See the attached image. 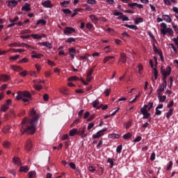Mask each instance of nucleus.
I'll use <instances>...</instances> for the list:
<instances>
[{
	"instance_id": "obj_2",
	"label": "nucleus",
	"mask_w": 178,
	"mask_h": 178,
	"mask_svg": "<svg viewBox=\"0 0 178 178\" xmlns=\"http://www.w3.org/2000/svg\"><path fill=\"white\" fill-rule=\"evenodd\" d=\"M113 15L114 16H119L117 19H122V22H129V17H126L122 12L115 10Z\"/></svg>"
},
{
	"instance_id": "obj_4",
	"label": "nucleus",
	"mask_w": 178,
	"mask_h": 178,
	"mask_svg": "<svg viewBox=\"0 0 178 178\" xmlns=\"http://www.w3.org/2000/svg\"><path fill=\"white\" fill-rule=\"evenodd\" d=\"M106 130H108V128H104V129L99 131L97 133L92 135V138L97 139V138H99V137H102V136H104V133H105V131H106Z\"/></svg>"
},
{
	"instance_id": "obj_3",
	"label": "nucleus",
	"mask_w": 178,
	"mask_h": 178,
	"mask_svg": "<svg viewBox=\"0 0 178 178\" xmlns=\"http://www.w3.org/2000/svg\"><path fill=\"white\" fill-rule=\"evenodd\" d=\"M63 33L65 35H70V34H73V33H76V29L73 27L67 26L64 29Z\"/></svg>"
},
{
	"instance_id": "obj_11",
	"label": "nucleus",
	"mask_w": 178,
	"mask_h": 178,
	"mask_svg": "<svg viewBox=\"0 0 178 178\" xmlns=\"http://www.w3.org/2000/svg\"><path fill=\"white\" fill-rule=\"evenodd\" d=\"M13 163H15V165H16L17 166H20V165H22V161H20V159L19 157H16L15 156L13 159Z\"/></svg>"
},
{
	"instance_id": "obj_1",
	"label": "nucleus",
	"mask_w": 178,
	"mask_h": 178,
	"mask_svg": "<svg viewBox=\"0 0 178 178\" xmlns=\"http://www.w3.org/2000/svg\"><path fill=\"white\" fill-rule=\"evenodd\" d=\"M31 120H28L25 118L22 122V128L20 131L22 134L26 133L27 134H34L35 133V127H37V123H38V119H40V115L37 113V111L34 108H32L29 113Z\"/></svg>"
},
{
	"instance_id": "obj_7",
	"label": "nucleus",
	"mask_w": 178,
	"mask_h": 178,
	"mask_svg": "<svg viewBox=\"0 0 178 178\" xmlns=\"http://www.w3.org/2000/svg\"><path fill=\"white\" fill-rule=\"evenodd\" d=\"M168 86V83H163L160 88L157 90V94L158 95H161L163 91L165 90V89Z\"/></svg>"
},
{
	"instance_id": "obj_53",
	"label": "nucleus",
	"mask_w": 178,
	"mask_h": 178,
	"mask_svg": "<svg viewBox=\"0 0 178 178\" xmlns=\"http://www.w3.org/2000/svg\"><path fill=\"white\" fill-rule=\"evenodd\" d=\"M128 6L132 9H134L136 6H137V3H130L128 4Z\"/></svg>"
},
{
	"instance_id": "obj_21",
	"label": "nucleus",
	"mask_w": 178,
	"mask_h": 178,
	"mask_svg": "<svg viewBox=\"0 0 178 178\" xmlns=\"http://www.w3.org/2000/svg\"><path fill=\"white\" fill-rule=\"evenodd\" d=\"M147 108H148V106L147 104H145L144 106L141 108L140 113H142V115L148 113V110H147Z\"/></svg>"
},
{
	"instance_id": "obj_31",
	"label": "nucleus",
	"mask_w": 178,
	"mask_h": 178,
	"mask_svg": "<svg viewBox=\"0 0 178 178\" xmlns=\"http://www.w3.org/2000/svg\"><path fill=\"white\" fill-rule=\"evenodd\" d=\"M3 148H9L10 147V142L6 140L3 143Z\"/></svg>"
},
{
	"instance_id": "obj_50",
	"label": "nucleus",
	"mask_w": 178,
	"mask_h": 178,
	"mask_svg": "<svg viewBox=\"0 0 178 178\" xmlns=\"http://www.w3.org/2000/svg\"><path fill=\"white\" fill-rule=\"evenodd\" d=\"M16 98L18 101H20V99H23V95H22V92H18V95Z\"/></svg>"
},
{
	"instance_id": "obj_23",
	"label": "nucleus",
	"mask_w": 178,
	"mask_h": 178,
	"mask_svg": "<svg viewBox=\"0 0 178 178\" xmlns=\"http://www.w3.org/2000/svg\"><path fill=\"white\" fill-rule=\"evenodd\" d=\"M107 162L108 163H110V165H111L110 168L112 169V168H113V166L115 165V159H111V158H108L107 159Z\"/></svg>"
},
{
	"instance_id": "obj_41",
	"label": "nucleus",
	"mask_w": 178,
	"mask_h": 178,
	"mask_svg": "<svg viewBox=\"0 0 178 178\" xmlns=\"http://www.w3.org/2000/svg\"><path fill=\"white\" fill-rule=\"evenodd\" d=\"M153 74H154V80L158 79V70L156 68H153Z\"/></svg>"
},
{
	"instance_id": "obj_49",
	"label": "nucleus",
	"mask_w": 178,
	"mask_h": 178,
	"mask_svg": "<svg viewBox=\"0 0 178 178\" xmlns=\"http://www.w3.org/2000/svg\"><path fill=\"white\" fill-rule=\"evenodd\" d=\"M9 130H10V127H6L3 129V133L4 134H8V133L9 132Z\"/></svg>"
},
{
	"instance_id": "obj_36",
	"label": "nucleus",
	"mask_w": 178,
	"mask_h": 178,
	"mask_svg": "<svg viewBox=\"0 0 178 178\" xmlns=\"http://www.w3.org/2000/svg\"><path fill=\"white\" fill-rule=\"evenodd\" d=\"M131 136L132 135L131 133H127V134L123 135L122 137H123L124 140H129V138H131Z\"/></svg>"
},
{
	"instance_id": "obj_63",
	"label": "nucleus",
	"mask_w": 178,
	"mask_h": 178,
	"mask_svg": "<svg viewBox=\"0 0 178 178\" xmlns=\"http://www.w3.org/2000/svg\"><path fill=\"white\" fill-rule=\"evenodd\" d=\"M155 152H152L150 156V161H155Z\"/></svg>"
},
{
	"instance_id": "obj_42",
	"label": "nucleus",
	"mask_w": 178,
	"mask_h": 178,
	"mask_svg": "<svg viewBox=\"0 0 178 178\" xmlns=\"http://www.w3.org/2000/svg\"><path fill=\"white\" fill-rule=\"evenodd\" d=\"M123 149V146L122 145H120L117 147V149H116V152L118 154H120V152H122V149Z\"/></svg>"
},
{
	"instance_id": "obj_51",
	"label": "nucleus",
	"mask_w": 178,
	"mask_h": 178,
	"mask_svg": "<svg viewBox=\"0 0 178 178\" xmlns=\"http://www.w3.org/2000/svg\"><path fill=\"white\" fill-rule=\"evenodd\" d=\"M61 94H63V95H69V93L67 92V89L63 88L60 90Z\"/></svg>"
},
{
	"instance_id": "obj_55",
	"label": "nucleus",
	"mask_w": 178,
	"mask_h": 178,
	"mask_svg": "<svg viewBox=\"0 0 178 178\" xmlns=\"http://www.w3.org/2000/svg\"><path fill=\"white\" fill-rule=\"evenodd\" d=\"M92 27H94V25H92V24H91V23L86 24V29L88 30H91V29H92Z\"/></svg>"
},
{
	"instance_id": "obj_32",
	"label": "nucleus",
	"mask_w": 178,
	"mask_h": 178,
	"mask_svg": "<svg viewBox=\"0 0 178 178\" xmlns=\"http://www.w3.org/2000/svg\"><path fill=\"white\" fill-rule=\"evenodd\" d=\"M70 3V1H65L63 2L60 3L61 6H63V8H67V5H69Z\"/></svg>"
},
{
	"instance_id": "obj_47",
	"label": "nucleus",
	"mask_w": 178,
	"mask_h": 178,
	"mask_svg": "<svg viewBox=\"0 0 178 178\" xmlns=\"http://www.w3.org/2000/svg\"><path fill=\"white\" fill-rule=\"evenodd\" d=\"M172 166H173V161H169L168 165L167 166V170H170V169H172Z\"/></svg>"
},
{
	"instance_id": "obj_12",
	"label": "nucleus",
	"mask_w": 178,
	"mask_h": 178,
	"mask_svg": "<svg viewBox=\"0 0 178 178\" xmlns=\"http://www.w3.org/2000/svg\"><path fill=\"white\" fill-rule=\"evenodd\" d=\"M42 6L44 8H52V3H51V1L47 0L42 3Z\"/></svg>"
},
{
	"instance_id": "obj_30",
	"label": "nucleus",
	"mask_w": 178,
	"mask_h": 178,
	"mask_svg": "<svg viewBox=\"0 0 178 178\" xmlns=\"http://www.w3.org/2000/svg\"><path fill=\"white\" fill-rule=\"evenodd\" d=\"M110 59H115V56H108L104 57V63H106V62H108V60H110Z\"/></svg>"
},
{
	"instance_id": "obj_24",
	"label": "nucleus",
	"mask_w": 178,
	"mask_h": 178,
	"mask_svg": "<svg viewBox=\"0 0 178 178\" xmlns=\"http://www.w3.org/2000/svg\"><path fill=\"white\" fill-rule=\"evenodd\" d=\"M125 27H127L128 29H131V30H138V27L136 25H129V24H124Z\"/></svg>"
},
{
	"instance_id": "obj_34",
	"label": "nucleus",
	"mask_w": 178,
	"mask_h": 178,
	"mask_svg": "<svg viewBox=\"0 0 178 178\" xmlns=\"http://www.w3.org/2000/svg\"><path fill=\"white\" fill-rule=\"evenodd\" d=\"M94 69H95V66L93 67L92 68H90L86 76H90L94 72Z\"/></svg>"
},
{
	"instance_id": "obj_38",
	"label": "nucleus",
	"mask_w": 178,
	"mask_h": 178,
	"mask_svg": "<svg viewBox=\"0 0 178 178\" xmlns=\"http://www.w3.org/2000/svg\"><path fill=\"white\" fill-rule=\"evenodd\" d=\"M90 19L92 21H93L94 23H97L98 22V19L97 18V16L95 15H92L90 16Z\"/></svg>"
},
{
	"instance_id": "obj_13",
	"label": "nucleus",
	"mask_w": 178,
	"mask_h": 178,
	"mask_svg": "<svg viewBox=\"0 0 178 178\" xmlns=\"http://www.w3.org/2000/svg\"><path fill=\"white\" fill-rule=\"evenodd\" d=\"M162 19L164 20V22H166L167 23L172 22V18H170V16H169L168 15H163Z\"/></svg>"
},
{
	"instance_id": "obj_22",
	"label": "nucleus",
	"mask_w": 178,
	"mask_h": 178,
	"mask_svg": "<svg viewBox=\"0 0 178 178\" xmlns=\"http://www.w3.org/2000/svg\"><path fill=\"white\" fill-rule=\"evenodd\" d=\"M17 5V1L16 0H11L8 1V6H13V8H15V6H16Z\"/></svg>"
},
{
	"instance_id": "obj_28",
	"label": "nucleus",
	"mask_w": 178,
	"mask_h": 178,
	"mask_svg": "<svg viewBox=\"0 0 178 178\" xmlns=\"http://www.w3.org/2000/svg\"><path fill=\"white\" fill-rule=\"evenodd\" d=\"M31 37H32L33 40H41V38H42V36L38 34H31Z\"/></svg>"
},
{
	"instance_id": "obj_64",
	"label": "nucleus",
	"mask_w": 178,
	"mask_h": 178,
	"mask_svg": "<svg viewBox=\"0 0 178 178\" xmlns=\"http://www.w3.org/2000/svg\"><path fill=\"white\" fill-rule=\"evenodd\" d=\"M172 28L174 29V31H175L176 34H178V26L173 24Z\"/></svg>"
},
{
	"instance_id": "obj_17",
	"label": "nucleus",
	"mask_w": 178,
	"mask_h": 178,
	"mask_svg": "<svg viewBox=\"0 0 178 178\" xmlns=\"http://www.w3.org/2000/svg\"><path fill=\"white\" fill-rule=\"evenodd\" d=\"M42 47H46L49 48V49H52V44L49 43V42H43L41 43Z\"/></svg>"
},
{
	"instance_id": "obj_52",
	"label": "nucleus",
	"mask_w": 178,
	"mask_h": 178,
	"mask_svg": "<svg viewBox=\"0 0 178 178\" xmlns=\"http://www.w3.org/2000/svg\"><path fill=\"white\" fill-rule=\"evenodd\" d=\"M69 166L71 168V169H73L74 170H76V164L73 162L69 163Z\"/></svg>"
},
{
	"instance_id": "obj_46",
	"label": "nucleus",
	"mask_w": 178,
	"mask_h": 178,
	"mask_svg": "<svg viewBox=\"0 0 178 178\" xmlns=\"http://www.w3.org/2000/svg\"><path fill=\"white\" fill-rule=\"evenodd\" d=\"M153 50H154V52L155 54H159L161 53V51H159V50L158 49V48L156 47V46L155 45V43L153 44Z\"/></svg>"
},
{
	"instance_id": "obj_10",
	"label": "nucleus",
	"mask_w": 178,
	"mask_h": 178,
	"mask_svg": "<svg viewBox=\"0 0 178 178\" xmlns=\"http://www.w3.org/2000/svg\"><path fill=\"white\" fill-rule=\"evenodd\" d=\"M22 95L24 98H28L29 99H31L32 95H31V93H30V92H29V91L22 92Z\"/></svg>"
},
{
	"instance_id": "obj_8",
	"label": "nucleus",
	"mask_w": 178,
	"mask_h": 178,
	"mask_svg": "<svg viewBox=\"0 0 178 178\" xmlns=\"http://www.w3.org/2000/svg\"><path fill=\"white\" fill-rule=\"evenodd\" d=\"M120 59L119 62H122V63H126L127 62V56H126V54L124 53H121L120 54Z\"/></svg>"
},
{
	"instance_id": "obj_33",
	"label": "nucleus",
	"mask_w": 178,
	"mask_h": 178,
	"mask_svg": "<svg viewBox=\"0 0 178 178\" xmlns=\"http://www.w3.org/2000/svg\"><path fill=\"white\" fill-rule=\"evenodd\" d=\"M108 137H109V138H119V137H120V136L117 134H111L108 135Z\"/></svg>"
},
{
	"instance_id": "obj_45",
	"label": "nucleus",
	"mask_w": 178,
	"mask_h": 178,
	"mask_svg": "<svg viewBox=\"0 0 178 178\" xmlns=\"http://www.w3.org/2000/svg\"><path fill=\"white\" fill-rule=\"evenodd\" d=\"M29 62V58H24L18 61V63H27Z\"/></svg>"
},
{
	"instance_id": "obj_9",
	"label": "nucleus",
	"mask_w": 178,
	"mask_h": 178,
	"mask_svg": "<svg viewBox=\"0 0 178 178\" xmlns=\"http://www.w3.org/2000/svg\"><path fill=\"white\" fill-rule=\"evenodd\" d=\"M10 80V76L6 74H1L0 75V81H8Z\"/></svg>"
},
{
	"instance_id": "obj_20",
	"label": "nucleus",
	"mask_w": 178,
	"mask_h": 178,
	"mask_svg": "<svg viewBox=\"0 0 178 178\" xmlns=\"http://www.w3.org/2000/svg\"><path fill=\"white\" fill-rule=\"evenodd\" d=\"M76 134H77V129H76V128L70 130L69 132V136L70 137H74V136H76Z\"/></svg>"
},
{
	"instance_id": "obj_54",
	"label": "nucleus",
	"mask_w": 178,
	"mask_h": 178,
	"mask_svg": "<svg viewBox=\"0 0 178 178\" xmlns=\"http://www.w3.org/2000/svg\"><path fill=\"white\" fill-rule=\"evenodd\" d=\"M161 30H165L166 29H168V25L166 24H165V22H163L161 24Z\"/></svg>"
},
{
	"instance_id": "obj_29",
	"label": "nucleus",
	"mask_w": 178,
	"mask_h": 178,
	"mask_svg": "<svg viewBox=\"0 0 178 178\" xmlns=\"http://www.w3.org/2000/svg\"><path fill=\"white\" fill-rule=\"evenodd\" d=\"M65 42H68V44H72V42H76V38H68L66 39Z\"/></svg>"
},
{
	"instance_id": "obj_56",
	"label": "nucleus",
	"mask_w": 178,
	"mask_h": 178,
	"mask_svg": "<svg viewBox=\"0 0 178 178\" xmlns=\"http://www.w3.org/2000/svg\"><path fill=\"white\" fill-rule=\"evenodd\" d=\"M19 20V17L17 16L15 17L13 19H9L10 23H15V22H17Z\"/></svg>"
},
{
	"instance_id": "obj_59",
	"label": "nucleus",
	"mask_w": 178,
	"mask_h": 178,
	"mask_svg": "<svg viewBox=\"0 0 178 178\" xmlns=\"http://www.w3.org/2000/svg\"><path fill=\"white\" fill-rule=\"evenodd\" d=\"M111 93V89L107 88L104 90V94L106 95V97H108L109 94Z\"/></svg>"
},
{
	"instance_id": "obj_44",
	"label": "nucleus",
	"mask_w": 178,
	"mask_h": 178,
	"mask_svg": "<svg viewBox=\"0 0 178 178\" xmlns=\"http://www.w3.org/2000/svg\"><path fill=\"white\" fill-rule=\"evenodd\" d=\"M63 12L65 15H70L72 13V10H70L69 8L63 9Z\"/></svg>"
},
{
	"instance_id": "obj_62",
	"label": "nucleus",
	"mask_w": 178,
	"mask_h": 178,
	"mask_svg": "<svg viewBox=\"0 0 178 178\" xmlns=\"http://www.w3.org/2000/svg\"><path fill=\"white\" fill-rule=\"evenodd\" d=\"M19 74H20L21 76H22L23 77H26V76L27 74H29V72L25 70V71H23V72H20Z\"/></svg>"
},
{
	"instance_id": "obj_48",
	"label": "nucleus",
	"mask_w": 178,
	"mask_h": 178,
	"mask_svg": "<svg viewBox=\"0 0 178 178\" xmlns=\"http://www.w3.org/2000/svg\"><path fill=\"white\" fill-rule=\"evenodd\" d=\"M79 80V77L77 76H71L68 79V81H76Z\"/></svg>"
},
{
	"instance_id": "obj_16",
	"label": "nucleus",
	"mask_w": 178,
	"mask_h": 178,
	"mask_svg": "<svg viewBox=\"0 0 178 178\" xmlns=\"http://www.w3.org/2000/svg\"><path fill=\"white\" fill-rule=\"evenodd\" d=\"M70 56H71L72 59H74V54H76V49L71 48L69 49Z\"/></svg>"
},
{
	"instance_id": "obj_25",
	"label": "nucleus",
	"mask_w": 178,
	"mask_h": 178,
	"mask_svg": "<svg viewBox=\"0 0 178 178\" xmlns=\"http://www.w3.org/2000/svg\"><path fill=\"white\" fill-rule=\"evenodd\" d=\"M143 22H144V19H143V17H138L134 20L135 24H140V23H143Z\"/></svg>"
},
{
	"instance_id": "obj_5",
	"label": "nucleus",
	"mask_w": 178,
	"mask_h": 178,
	"mask_svg": "<svg viewBox=\"0 0 178 178\" xmlns=\"http://www.w3.org/2000/svg\"><path fill=\"white\" fill-rule=\"evenodd\" d=\"M86 133V127H81L77 129L78 136H81V138H86L87 137V134Z\"/></svg>"
},
{
	"instance_id": "obj_18",
	"label": "nucleus",
	"mask_w": 178,
	"mask_h": 178,
	"mask_svg": "<svg viewBox=\"0 0 178 178\" xmlns=\"http://www.w3.org/2000/svg\"><path fill=\"white\" fill-rule=\"evenodd\" d=\"M29 170H30V168L27 165L21 166L19 168V172H24V173H27V172H29Z\"/></svg>"
},
{
	"instance_id": "obj_57",
	"label": "nucleus",
	"mask_w": 178,
	"mask_h": 178,
	"mask_svg": "<svg viewBox=\"0 0 178 178\" xmlns=\"http://www.w3.org/2000/svg\"><path fill=\"white\" fill-rule=\"evenodd\" d=\"M94 126H95V124H94V122L92 123H89L88 125V130H91V129H92V127H94Z\"/></svg>"
},
{
	"instance_id": "obj_35",
	"label": "nucleus",
	"mask_w": 178,
	"mask_h": 178,
	"mask_svg": "<svg viewBox=\"0 0 178 178\" xmlns=\"http://www.w3.org/2000/svg\"><path fill=\"white\" fill-rule=\"evenodd\" d=\"M147 34H148L149 37H150V38H152V40H153V41H154V42H156V40L155 39V36H154V34H152L150 31H147Z\"/></svg>"
},
{
	"instance_id": "obj_40",
	"label": "nucleus",
	"mask_w": 178,
	"mask_h": 178,
	"mask_svg": "<svg viewBox=\"0 0 178 178\" xmlns=\"http://www.w3.org/2000/svg\"><path fill=\"white\" fill-rule=\"evenodd\" d=\"M138 74H141V73H143V70L144 69V67L143 66V65L139 64L138 65Z\"/></svg>"
},
{
	"instance_id": "obj_14",
	"label": "nucleus",
	"mask_w": 178,
	"mask_h": 178,
	"mask_svg": "<svg viewBox=\"0 0 178 178\" xmlns=\"http://www.w3.org/2000/svg\"><path fill=\"white\" fill-rule=\"evenodd\" d=\"M22 10H24V12H30L31 8H30V4L29 3H26L24 6L22 7Z\"/></svg>"
},
{
	"instance_id": "obj_27",
	"label": "nucleus",
	"mask_w": 178,
	"mask_h": 178,
	"mask_svg": "<svg viewBox=\"0 0 178 178\" xmlns=\"http://www.w3.org/2000/svg\"><path fill=\"white\" fill-rule=\"evenodd\" d=\"M40 24H42V26H45V24H47V21H45V19H39L36 22V26H38Z\"/></svg>"
},
{
	"instance_id": "obj_37",
	"label": "nucleus",
	"mask_w": 178,
	"mask_h": 178,
	"mask_svg": "<svg viewBox=\"0 0 178 178\" xmlns=\"http://www.w3.org/2000/svg\"><path fill=\"white\" fill-rule=\"evenodd\" d=\"M172 115H173V109L170 108V110L168 111V112L167 113V115H166L167 119H169V118H170V116H172Z\"/></svg>"
},
{
	"instance_id": "obj_58",
	"label": "nucleus",
	"mask_w": 178,
	"mask_h": 178,
	"mask_svg": "<svg viewBox=\"0 0 178 178\" xmlns=\"http://www.w3.org/2000/svg\"><path fill=\"white\" fill-rule=\"evenodd\" d=\"M143 115V119H148L149 118V116H151V113H146Z\"/></svg>"
},
{
	"instance_id": "obj_26",
	"label": "nucleus",
	"mask_w": 178,
	"mask_h": 178,
	"mask_svg": "<svg viewBox=\"0 0 178 178\" xmlns=\"http://www.w3.org/2000/svg\"><path fill=\"white\" fill-rule=\"evenodd\" d=\"M158 99H159V102H163L164 101L166 100V95L162 96V95H161V94L158 95Z\"/></svg>"
},
{
	"instance_id": "obj_19",
	"label": "nucleus",
	"mask_w": 178,
	"mask_h": 178,
	"mask_svg": "<svg viewBox=\"0 0 178 178\" xmlns=\"http://www.w3.org/2000/svg\"><path fill=\"white\" fill-rule=\"evenodd\" d=\"M11 69L15 72H22V70H23L22 67L16 65H11Z\"/></svg>"
},
{
	"instance_id": "obj_39",
	"label": "nucleus",
	"mask_w": 178,
	"mask_h": 178,
	"mask_svg": "<svg viewBox=\"0 0 178 178\" xmlns=\"http://www.w3.org/2000/svg\"><path fill=\"white\" fill-rule=\"evenodd\" d=\"M8 109H9V106L8 105L4 104L1 107L2 112H6L8 111Z\"/></svg>"
},
{
	"instance_id": "obj_61",
	"label": "nucleus",
	"mask_w": 178,
	"mask_h": 178,
	"mask_svg": "<svg viewBox=\"0 0 178 178\" xmlns=\"http://www.w3.org/2000/svg\"><path fill=\"white\" fill-rule=\"evenodd\" d=\"M168 34H169V35H173L174 33L172 28H168Z\"/></svg>"
},
{
	"instance_id": "obj_43",
	"label": "nucleus",
	"mask_w": 178,
	"mask_h": 178,
	"mask_svg": "<svg viewBox=\"0 0 178 178\" xmlns=\"http://www.w3.org/2000/svg\"><path fill=\"white\" fill-rule=\"evenodd\" d=\"M29 178H33L34 176H35V171H30L28 173Z\"/></svg>"
},
{
	"instance_id": "obj_6",
	"label": "nucleus",
	"mask_w": 178,
	"mask_h": 178,
	"mask_svg": "<svg viewBox=\"0 0 178 178\" xmlns=\"http://www.w3.org/2000/svg\"><path fill=\"white\" fill-rule=\"evenodd\" d=\"M32 148H33V143L31 142V140L28 139L25 143V149L27 151H31Z\"/></svg>"
},
{
	"instance_id": "obj_15",
	"label": "nucleus",
	"mask_w": 178,
	"mask_h": 178,
	"mask_svg": "<svg viewBox=\"0 0 178 178\" xmlns=\"http://www.w3.org/2000/svg\"><path fill=\"white\" fill-rule=\"evenodd\" d=\"M99 104V101L98 100H95L92 102V106L93 108H97V109H100L101 108H102L104 106L103 104L100 105L99 106H98V104Z\"/></svg>"
},
{
	"instance_id": "obj_60",
	"label": "nucleus",
	"mask_w": 178,
	"mask_h": 178,
	"mask_svg": "<svg viewBox=\"0 0 178 178\" xmlns=\"http://www.w3.org/2000/svg\"><path fill=\"white\" fill-rule=\"evenodd\" d=\"M161 33L163 35H166V34H168V28L165 29H161Z\"/></svg>"
}]
</instances>
